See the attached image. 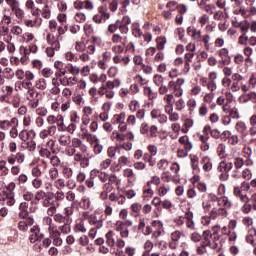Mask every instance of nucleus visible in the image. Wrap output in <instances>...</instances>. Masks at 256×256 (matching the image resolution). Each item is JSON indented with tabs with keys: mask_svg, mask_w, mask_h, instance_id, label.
<instances>
[{
	"mask_svg": "<svg viewBox=\"0 0 256 256\" xmlns=\"http://www.w3.org/2000/svg\"><path fill=\"white\" fill-rule=\"evenodd\" d=\"M12 127H19V119H17V117H13L10 121H0V129H2V131H9Z\"/></svg>",
	"mask_w": 256,
	"mask_h": 256,
	"instance_id": "21",
	"label": "nucleus"
},
{
	"mask_svg": "<svg viewBox=\"0 0 256 256\" xmlns=\"http://www.w3.org/2000/svg\"><path fill=\"white\" fill-rule=\"evenodd\" d=\"M102 109L104 110V112L100 113L99 119L100 121H107L109 119V114L106 111H109V109H111V102L104 103Z\"/></svg>",
	"mask_w": 256,
	"mask_h": 256,
	"instance_id": "47",
	"label": "nucleus"
},
{
	"mask_svg": "<svg viewBox=\"0 0 256 256\" xmlns=\"http://www.w3.org/2000/svg\"><path fill=\"white\" fill-rule=\"evenodd\" d=\"M131 23V17L128 15L123 16L122 19H118L115 21V23H112L108 26V33H121V35H127L129 33V25Z\"/></svg>",
	"mask_w": 256,
	"mask_h": 256,
	"instance_id": "5",
	"label": "nucleus"
},
{
	"mask_svg": "<svg viewBox=\"0 0 256 256\" xmlns=\"http://www.w3.org/2000/svg\"><path fill=\"white\" fill-rule=\"evenodd\" d=\"M137 193H135V190L129 189V190H124L123 194L120 192L115 193L111 192L108 196L109 201L117 203V205H125V201L127 199H133Z\"/></svg>",
	"mask_w": 256,
	"mask_h": 256,
	"instance_id": "7",
	"label": "nucleus"
},
{
	"mask_svg": "<svg viewBox=\"0 0 256 256\" xmlns=\"http://www.w3.org/2000/svg\"><path fill=\"white\" fill-rule=\"evenodd\" d=\"M242 53L245 57V67H253V48L246 46L243 48Z\"/></svg>",
	"mask_w": 256,
	"mask_h": 256,
	"instance_id": "22",
	"label": "nucleus"
},
{
	"mask_svg": "<svg viewBox=\"0 0 256 256\" xmlns=\"http://www.w3.org/2000/svg\"><path fill=\"white\" fill-rule=\"evenodd\" d=\"M83 217L86 221H88L89 225L96 227V229H101V227H103V221H105V216H99V212L95 211L92 214H89V212H84Z\"/></svg>",
	"mask_w": 256,
	"mask_h": 256,
	"instance_id": "10",
	"label": "nucleus"
},
{
	"mask_svg": "<svg viewBox=\"0 0 256 256\" xmlns=\"http://www.w3.org/2000/svg\"><path fill=\"white\" fill-rule=\"evenodd\" d=\"M123 175L128 179V183H135V181H137V176L135 175V172H133V169L131 168L124 169Z\"/></svg>",
	"mask_w": 256,
	"mask_h": 256,
	"instance_id": "42",
	"label": "nucleus"
},
{
	"mask_svg": "<svg viewBox=\"0 0 256 256\" xmlns=\"http://www.w3.org/2000/svg\"><path fill=\"white\" fill-rule=\"evenodd\" d=\"M43 207H48L47 215L53 217L57 213V207H59V202L55 201V193L48 192L46 194L44 201H41Z\"/></svg>",
	"mask_w": 256,
	"mask_h": 256,
	"instance_id": "9",
	"label": "nucleus"
},
{
	"mask_svg": "<svg viewBox=\"0 0 256 256\" xmlns=\"http://www.w3.org/2000/svg\"><path fill=\"white\" fill-rule=\"evenodd\" d=\"M243 76L239 73L232 74V84L230 86V91L236 93L241 89V81H243Z\"/></svg>",
	"mask_w": 256,
	"mask_h": 256,
	"instance_id": "19",
	"label": "nucleus"
},
{
	"mask_svg": "<svg viewBox=\"0 0 256 256\" xmlns=\"http://www.w3.org/2000/svg\"><path fill=\"white\" fill-rule=\"evenodd\" d=\"M93 146L94 155H101L103 153V146L101 145V140L99 138H95L93 142H91Z\"/></svg>",
	"mask_w": 256,
	"mask_h": 256,
	"instance_id": "46",
	"label": "nucleus"
},
{
	"mask_svg": "<svg viewBox=\"0 0 256 256\" xmlns=\"http://www.w3.org/2000/svg\"><path fill=\"white\" fill-rule=\"evenodd\" d=\"M235 129L242 135V137H247V135H249V131H247V125L243 121L237 122Z\"/></svg>",
	"mask_w": 256,
	"mask_h": 256,
	"instance_id": "40",
	"label": "nucleus"
},
{
	"mask_svg": "<svg viewBox=\"0 0 256 256\" xmlns=\"http://www.w3.org/2000/svg\"><path fill=\"white\" fill-rule=\"evenodd\" d=\"M216 153L220 159L227 157V145L220 143L216 148Z\"/></svg>",
	"mask_w": 256,
	"mask_h": 256,
	"instance_id": "48",
	"label": "nucleus"
},
{
	"mask_svg": "<svg viewBox=\"0 0 256 256\" xmlns=\"http://www.w3.org/2000/svg\"><path fill=\"white\" fill-rule=\"evenodd\" d=\"M132 35L133 37H136V39H141V36L143 35V31L139 27L138 23L132 24Z\"/></svg>",
	"mask_w": 256,
	"mask_h": 256,
	"instance_id": "64",
	"label": "nucleus"
},
{
	"mask_svg": "<svg viewBox=\"0 0 256 256\" xmlns=\"http://www.w3.org/2000/svg\"><path fill=\"white\" fill-rule=\"evenodd\" d=\"M38 149L40 157L43 159H51V155H53L51 150H48L45 146H39Z\"/></svg>",
	"mask_w": 256,
	"mask_h": 256,
	"instance_id": "59",
	"label": "nucleus"
},
{
	"mask_svg": "<svg viewBox=\"0 0 256 256\" xmlns=\"http://www.w3.org/2000/svg\"><path fill=\"white\" fill-rule=\"evenodd\" d=\"M46 41L49 47L46 48L47 57H55V52L60 51L61 49V38H57V36L52 33H48L46 36Z\"/></svg>",
	"mask_w": 256,
	"mask_h": 256,
	"instance_id": "8",
	"label": "nucleus"
},
{
	"mask_svg": "<svg viewBox=\"0 0 256 256\" xmlns=\"http://www.w3.org/2000/svg\"><path fill=\"white\" fill-rule=\"evenodd\" d=\"M249 124H250V128L248 130V133H249L250 137H255V135H256V113L253 114L249 118Z\"/></svg>",
	"mask_w": 256,
	"mask_h": 256,
	"instance_id": "41",
	"label": "nucleus"
},
{
	"mask_svg": "<svg viewBox=\"0 0 256 256\" xmlns=\"http://www.w3.org/2000/svg\"><path fill=\"white\" fill-rule=\"evenodd\" d=\"M88 151L89 146L80 138H72L70 146L65 148V154L68 157H73L74 163H79L81 169H87L91 165V157L85 156Z\"/></svg>",
	"mask_w": 256,
	"mask_h": 256,
	"instance_id": "2",
	"label": "nucleus"
},
{
	"mask_svg": "<svg viewBox=\"0 0 256 256\" xmlns=\"http://www.w3.org/2000/svg\"><path fill=\"white\" fill-rule=\"evenodd\" d=\"M167 44V38L165 36H158L156 38V47L158 51H163L165 45Z\"/></svg>",
	"mask_w": 256,
	"mask_h": 256,
	"instance_id": "60",
	"label": "nucleus"
},
{
	"mask_svg": "<svg viewBox=\"0 0 256 256\" xmlns=\"http://www.w3.org/2000/svg\"><path fill=\"white\" fill-rule=\"evenodd\" d=\"M5 2L7 3L8 7H10L16 19L23 21L25 18V11L21 9V3H19V0H5Z\"/></svg>",
	"mask_w": 256,
	"mask_h": 256,
	"instance_id": "13",
	"label": "nucleus"
},
{
	"mask_svg": "<svg viewBox=\"0 0 256 256\" xmlns=\"http://www.w3.org/2000/svg\"><path fill=\"white\" fill-rule=\"evenodd\" d=\"M186 33L189 37H191L192 41H196V43H203L205 49L208 51L209 41L211 39L209 34L203 35V32L195 28V26H189L186 30Z\"/></svg>",
	"mask_w": 256,
	"mask_h": 256,
	"instance_id": "6",
	"label": "nucleus"
},
{
	"mask_svg": "<svg viewBox=\"0 0 256 256\" xmlns=\"http://www.w3.org/2000/svg\"><path fill=\"white\" fill-rule=\"evenodd\" d=\"M71 135L69 134H62L59 139H58V143L59 145H61V147H70L71 146Z\"/></svg>",
	"mask_w": 256,
	"mask_h": 256,
	"instance_id": "39",
	"label": "nucleus"
},
{
	"mask_svg": "<svg viewBox=\"0 0 256 256\" xmlns=\"http://www.w3.org/2000/svg\"><path fill=\"white\" fill-rule=\"evenodd\" d=\"M113 63H115L116 65H124L127 66L129 65V63H131V58H129V56H123V55H115L112 58Z\"/></svg>",
	"mask_w": 256,
	"mask_h": 256,
	"instance_id": "31",
	"label": "nucleus"
},
{
	"mask_svg": "<svg viewBox=\"0 0 256 256\" xmlns=\"http://www.w3.org/2000/svg\"><path fill=\"white\" fill-rule=\"evenodd\" d=\"M153 189L151 188V186L149 185V183H147L144 187H143V199H146V201H149V199H151V197H153Z\"/></svg>",
	"mask_w": 256,
	"mask_h": 256,
	"instance_id": "54",
	"label": "nucleus"
},
{
	"mask_svg": "<svg viewBox=\"0 0 256 256\" xmlns=\"http://www.w3.org/2000/svg\"><path fill=\"white\" fill-rule=\"evenodd\" d=\"M255 239H256V230L250 229L246 236V243H249L250 245H252V247H255L256 246Z\"/></svg>",
	"mask_w": 256,
	"mask_h": 256,
	"instance_id": "51",
	"label": "nucleus"
},
{
	"mask_svg": "<svg viewBox=\"0 0 256 256\" xmlns=\"http://www.w3.org/2000/svg\"><path fill=\"white\" fill-rule=\"evenodd\" d=\"M35 223L34 218H28L27 220H20L18 222L17 228L22 231L23 233L27 232L29 230V227H32V225Z\"/></svg>",
	"mask_w": 256,
	"mask_h": 256,
	"instance_id": "27",
	"label": "nucleus"
},
{
	"mask_svg": "<svg viewBox=\"0 0 256 256\" xmlns=\"http://www.w3.org/2000/svg\"><path fill=\"white\" fill-rule=\"evenodd\" d=\"M105 237L108 247H115V232L113 230H109Z\"/></svg>",
	"mask_w": 256,
	"mask_h": 256,
	"instance_id": "52",
	"label": "nucleus"
},
{
	"mask_svg": "<svg viewBox=\"0 0 256 256\" xmlns=\"http://www.w3.org/2000/svg\"><path fill=\"white\" fill-rule=\"evenodd\" d=\"M183 235V232L179 230H175L170 234V241L168 244L169 249H172L175 251L179 247V241H181V236Z\"/></svg>",
	"mask_w": 256,
	"mask_h": 256,
	"instance_id": "18",
	"label": "nucleus"
},
{
	"mask_svg": "<svg viewBox=\"0 0 256 256\" xmlns=\"http://www.w3.org/2000/svg\"><path fill=\"white\" fill-rule=\"evenodd\" d=\"M57 133V126H48L39 133L40 139H47V137H53Z\"/></svg>",
	"mask_w": 256,
	"mask_h": 256,
	"instance_id": "26",
	"label": "nucleus"
},
{
	"mask_svg": "<svg viewBox=\"0 0 256 256\" xmlns=\"http://www.w3.org/2000/svg\"><path fill=\"white\" fill-rule=\"evenodd\" d=\"M178 143L181 145L182 149H186L187 151H191L193 149V142H191L188 135L181 136L178 139Z\"/></svg>",
	"mask_w": 256,
	"mask_h": 256,
	"instance_id": "28",
	"label": "nucleus"
},
{
	"mask_svg": "<svg viewBox=\"0 0 256 256\" xmlns=\"http://www.w3.org/2000/svg\"><path fill=\"white\" fill-rule=\"evenodd\" d=\"M0 201H6L8 207H13L15 205V192L3 191L0 193Z\"/></svg>",
	"mask_w": 256,
	"mask_h": 256,
	"instance_id": "23",
	"label": "nucleus"
},
{
	"mask_svg": "<svg viewBox=\"0 0 256 256\" xmlns=\"http://www.w3.org/2000/svg\"><path fill=\"white\" fill-rule=\"evenodd\" d=\"M35 87L39 91H45L47 89V80L45 78H39L35 81Z\"/></svg>",
	"mask_w": 256,
	"mask_h": 256,
	"instance_id": "63",
	"label": "nucleus"
},
{
	"mask_svg": "<svg viewBox=\"0 0 256 256\" xmlns=\"http://www.w3.org/2000/svg\"><path fill=\"white\" fill-rule=\"evenodd\" d=\"M49 159H50V164L52 165V168L57 169V167L61 168L62 165H65V162H62L61 158H59V156L57 155L51 156Z\"/></svg>",
	"mask_w": 256,
	"mask_h": 256,
	"instance_id": "58",
	"label": "nucleus"
},
{
	"mask_svg": "<svg viewBox=\"0 0 256 256\" xmlns=\"http://www.w3.org/2000/svg\"><path fill=\"white\" fill-rule=\"evenodd\" d=\"M111 140L114 141L119 147L125 141V134L114 130L111 134Z\"/></svg>",
	"mask_w": 256,
	"mask_h": 256,
	"instance_id": "33",
	"label": "nucleus"
},
{
	"mask_svg": "<svg viewBox=\"0 0 256 256\" xmlns=\"http://www.w3.org/2000/svg\"><path fill=\"white\" fill-rule=\"evenodd\" d=\"M201 177L194 176V187L200 191V193H207V184L200 180Z\"/></svg>",
	"mask_w": 256,
	"mask_h": 256,
	"instance_id": "35",
	"label": "nucleus"
},
{
	"mask_svg": "<svg viewBox=\"0 0 256 256\" xmlns=\"http://www.w3.org/2000/svg\"><path fill=\"white\" fill-rule=\"evenodd\" d=\"M219 57L222 59L224 65H229L231 63V57H229V49L222 48L219 50Z\"/></svg>",
	"mask_w": 256,
	"mask_h": 256,
	"instance_id": "38",
	"label": "nucleus"
},
{
	"mask_svg": "<svg viewBox=\"0 0 256 256\" xmlns=\"http://www.w3.org/2000/svg\"><path fill=\"white\" fill-rule=\"evenodd\" d=\"M195 58V52H188L184 55V67L182 69L183 73H189L191 71V63Z\"/></svg>",
	"mask_w": 256,
	"mask_h": 256,
	"instance_id": "25",
	"label": "nucleus"
},
{
	"mask_svg": "<svg viewBox=\"0 0 256 256\" xmlns=\"http://www.w3.org/2000/svg\"><path fill=\"white\" fill-rule=\"evenodd\" d=\"M82 131V139H86L88 143H92L97 137L91 133H89V130L85 128H81Z\"/></svg>",
	"mask_w": 256,
	"mask_h": 256,
	"instance_id": "61",
	"label": "nucleus"
},
{
	"mask_svg": "<svg viewBox=\"0 0 256 256\" xmlns=\"http://www.w3.org/2000/svg\"><path fill=\"white\" fill-rule=\"evenodd\" d=\"M184 220L186 221V227L187 229H190V231H195V221L193 220L194 214L193 211H191V208H188L184 214Z\"/></svg>",
	"mask_w": 256,
	"mask_h": 256,
	"instance_id": "24",
	"label": "nucleus"
},
{
	"mask_svg": "<svg viewBox=\"0 0 256 256\" xmlns=\"http://www.w3.org/2000/svg\"><path fill=\"white\" fill-rule=\"evenodd\" d=\"M92 172L94 173V177L96 178L98 177L101 183H107V181H109V174L107 172L97 170V169H93Z\"/></svg>",
	"mask_w": 256,
	"mask_h": 256,
	"instance_id": "37",
	"label": "nucleus"
},
{
	"mask_svg": "<svg viewBox=\"0 0 256 256\" xmlns=\"http://www.w3.org/2000/svg\"><path fill=\"white\" fill-rule=\"evenodd\" d=\"M71 223H72V220L68 222H64V224L60 225L58 227V230L60 231V233H62L63 235H69V233H71Z\"/></svg>",
	"mask_w": 256,
	"mask_h": 256,
	"instance_id": "55",
	"label": "nucleus"
},
{
	"mask_svg": "<svg viewBox=\"0 0 256 256\" xmlns=\"http://www.w3.org/2000/svg\"><path fill=\"white\" fill-rule=\"evenodd\" d=\"M200 163H201L202 169H203V171H205V173H209V171H211V169H213V162L211 160V157H209V156H203Z\"/></svg>",
	"mask_w": 256,
	"mask_h": 256,
	"instance_id": "32",
	"label": "nucleus"
},
{
	"mask_svg": "<svg viewBox=\"0 0 256 256\" xmlns=\"http://www.w3.org/2000/svg\"><path fill=\"white\" fill-rule=\"evenodd\" d=\"M56 125H57V129L60 132L65 131V117H63V115L58 114L56 116Z\"/></svg>",
	"mask_w": 256,
	"mask_h": 256,
	"instance_id": "57",
	"label": "nucleus"
},
{
	"mask_svg": "<svg viewBox=\"0 0 256 256\" xmlns=\"http://www.w3.org/2000/svg\"><path fill=\"white\" fill-rule=\"evenodd\" d=\"M126 114L125 112H122L120 114H115L112 118V123H114V125H119L121 123H124L125 122V119H126Z\"/></svg>",
	"mask_w": 256,
	"mask_h": 256,
	"instance_id": "62",
	"label": "nucleus"
},
{
	"mask_svg": "<svg viewBox=\"0 0 256 256\" xmlns=\"http://www.w3.org/2000/svg\"><path fill=\"white\" fill-rule=\"evenodd\" d=\"M165 81H167V78H164L159 74H155L153 76V83L156 85V87H159V95H167V93H169V88H167V85H165Z\"/></svg>",
	"mask_w": 256,
	"mask_h": 256,
	"instance_id": "15",
	"label": "nucleus"
},
{
	"mask_svg": "<svg viewBox=\"0 0 256 256\" xmlns=\"http://www.w3.org/2000/svg\"><path fill=\"white\" fill-rule=\"evenodd\" d=\"M25 89L27 92L26 93H30L31 91H35V88L33 87V82H29L28 80H22L20 82V85L18 86V89L21 90Z\"/></svg>",
	"mask_w": 256,
	"mask_h": 256,
	"instance_id": "49",
	"label": "nucleus"
},
{
	"mask_svg": "<svg viewBox=\"0 0 256 256\" xmlns=\"http://www.w3.org/2000/svg\"><path fill=\"white\" fill-rule=\"evenodd\" d=\"M209 136H203V135H200L199 136V141H200V149L201 151H209L210 149V145H209Z\"/></svg>",
	"mask_w": 256,
	"mask_h": 256,
	"instance_id": "43",
	"label": "nucleus"
},
{
	"mask_svg": "<svg viewBox=\"0 0 256 256\" xmlns=\"http://www.w3.org/2000/svg\"><path fill=\"white\" fill-rule=\"evenodd\" d=\"M111 203L113 202H104V214H102L104 216V221L107 217H111V215H113V206Z\"/></svg>",
	"mask_w": 256,
	"mask_h": 256,
	"instance_id": "50",
	"label": "nucleus"
},
{
	"mask_svg": "<svg viewBox=\"0 0 256 256\" xmlns=\"http://www.w3.org/2000/svg\"><path fill=\"white\" fill-rule=\"evenodd\" d=\"M26 99L30 109H37L39 107V92L37 90L26 92Z\"/></svg>",
	"mask_w": 256,
	"mask_h": 256,
	"instance_id": "16",
	"label": "nucleus"
},
{
	"mask_svg": "<svg viewBox=\"0 0 256 256\" xmlns=\"http://www.w3.org/2000/svg\"><path fill=\"white\" fill-rule=\"evenodd\" d=\"M52 217L55 223H58L59 225H63L64 223L71 221V220H68V218H66L65 215L57 212L54 215H52Z\"/></svg>",
	"mask_w": 256,
	"mask_h": 256,
	"instance_id": "56",
	"label": "nucleus"
},
{
	"mask_svg": "<svg viewBox=\"0 0 256 256\" xmlns=\"http://www.w3.org/2000/svg\"><path fill=\"white\" fill-rule=\"evenodd\" d=\"M44 238H45V234L41 233V228L39 227V225H34L30 229V236H29L30 243H37V241H41Z\"/></svg>",
	"mask_w": 256,
	"mask_h": 256,
	"instance_id": "17",
	"label": "nucleus"
},
{
	"mask_svg": "<svg viewBox=\"0 0 256 256\" xmlns=\"http://www.w3.org/2000/svg\"><path fill=\"white\" fill-rule=\"evenodd\" d=\"M118 87H121V80L119 78L106 81V83L102 84L98 89V95L100 97L105 95L106 99H113V97H115V89H118Z\"/></svg>",
	"mask_w": 256,
	"mask_h": 256,
	"instance_id": "4",
	"label": "nucleus"
},
{
	"mask_svg": "<svg viewBox=\"0 0 256 256\" xmlns=\"http://www.w3.org/2000/svg\"><path fill=\"white\" fill-rule=\"evenodd\" d=\"M141 209H143V206L140 203H133L130 206V215L131 217H139L141 215Z\"/></svg>",
	"mask_w": 256,
	"mask_h": 256,
	"instance_id": "45",
	"label": "nucleus"
},
{
	"mask_svg": "<svg viewBox=\"0 0 256 256\" xmlns=\"http://www.w3.org/2000/svg\"><path fill=\"white\" fill-rule=\"evenodd\" d=\"M129 227H133V221L131 220H125V221L118 220L114 224L115 231L120 233V237L122 239H127L129 237Z\"/></svg>",
	"mask_w": 256,
	"mask_h": 256,
	"instance_id": "12",
	"label": "nucleus"
},
{
	"mask_svg": "<svg viewBox=\"0 0 256 256\" xmlns=\"http://www.w3.org/2000/svg\"><path fill=\"white\" fill-rule=\"evenodd\" d=\"M42 5H44V7L40 12L41 16L44 19H51V5L53 4L42 3Z\"/></svg>",
	"mask_w": 256,
	"mask_h": 256,
	"instance_id": "53",
	"label": "nucleus"
},
{
	"mask_svg": "<svg viewBox=\"0 0 256 256\" xmlns=\"http://www.w3.org/2000/svg\"><path fill=\"white\" fill-rule=\"evenodd\" d=\"M217 204H218V207H220V209H224L225 211L233 207V203L231 202V200H229V197L227 196H220L218 198Z\"/></svg>",
	"mask_w": 256,
	"mask_h": 256,
	"instance_id": "29",
	"label": "nucleus"
},
{
	"mask_svg": "<svg viewBox=\"0 0 256 256\" xmlns=\"http://www.w3.org/2000/svg\"><path fill=\"white\" fill-rule=\"evenodd\" d=\"M219 231H221L220 225L212 226L211 230H204L201 233L194 231L190 234L189 238L192 243H200L196 247V254L199 256L207 255V247L212 249V251H217L219 249V239H221V235H219Z\"/></svg>",
	"mask_w": 256,
	"mask_h": 256,
	"instance_id": "1",
	"label": "nucleus"
},
{
	"mask_svg": "<svg viewBox=\"0 0 256 256\" xmlns=\"http://www.w3.org/2000/svg\"><path fill=\"white\" fill-rule=\"evenodd\" d=\"M217 79V73L216 72H210L207 77H201L199 80V83L202 87H206L210 93H213L214 91H217V82L215 80Z\"/></svg>",
	"mask_w": 256,
	"mask_h": 256,
	"instance_id": "11",
	"label": "nucleus"
},
{
	"mask_svg": "<svg viewBox=\"0 0 256 256\" xmlns=\"http://www.w3.org/2000/svg\"><path fill=\"white\" fill-rule=\"evenodd\" d=\"M210 217L215 220L218 217H227V210L225 208H213L210 211Z\"/></svg>",
	"mask_w": 256,
	"mask_h": 256,
	"instance_id": "36",
	"label": "nucleus"
},
{
	"mask_svg": "<svg viewBox=\"0 0 256 256\" xmlns=\"http://www.w3.org/2000/svg\"><path fill=\"white\" fill-rule=\"evenodd\" d=\"M60 172L64 179H71V177H73V168L69 167L67 163L62 164Z\"/></svg>",
	"mask_w": 256,
	"mask_h": 256,
	"instance_id": "34",
	"label": "nucleus"
},
{
	"mask_svg": "<svg viewBox=\"0 0 256 256\" xmlns=\"http://www.w3.org/2000/svg\"><path fill=\"white\" fill-rule=\"evenodd\" d=\"M233 169V162L229 160H222L217 167L218 172L229 173Z\"/></svg>",
	"mask_w": 256,
	"mask_h": 256,
	"instance_id": "30",
	"label": "nucleus"
},
{
	"mask_svg": "<svg viewBox=\"0 0 256 256\" xmlns=\"http://www.w3.org/2000/svg\"><path fill=\"white\" fill-rule=\"evenodd\" d=\"M74 7L75 9L81 10V9H86V11H93L95 9V4L91 0H76L74 2Z\"/></svg>",
	"mask_w": 256,
	"mask_h": 256,
	"instance_id": "20",
	"label": "nucleus"
},
{
	"mask_svg": "<svg viewBox=\"0 0 256 256\" xmlns=\"http://www.w3.org/2000/svg\"><path fill=\"white\" fill-rule=\"evenodd\" d=\"M249 193L250 196L243 194V190L239 186L234 187L233 190L234 197H237L243 203L241 211L245 215H249L251 211H256V192L255 190H250Z\"/></svg>",
	"mask_w": 256,
	"mask_h": 256,
	"instance_id": "3",
	"label": "nucleus"
},
{
	"mask_svg": "<svg viewBox=\"0 0 256 256\" xmlns=\"http://www.w3.org/2000/svg\"><path fill=\"white\" fill-rule=\"evenodd\" d=\"M97 11L98 13L92 18L97 25H101V23H105L108 19H111V13L107 10V6H99Z\"/></svg>",
	"mask_w": 256,
	"mask_h": 256,
	"instance_id": "14",
	"label": "nucleus"
},
{
	"mask_svg": "<svg viewBox=\"0 0 256 256\" xmlns=\"http://www.w3.org/2000/svg\"><path fill=\"white\" fill-rule=\"evenodd\" d=\"M143 93H144L145 97H147L149 99V101H153V99H157L158 93L153 91V89H151V87H149V86L143 87Z\"/></svg>",
	"mask_w": 256,
	"mask_h": 256,
	"instance_id": "44",
	"label": "nucleus"
}]
</instances>
